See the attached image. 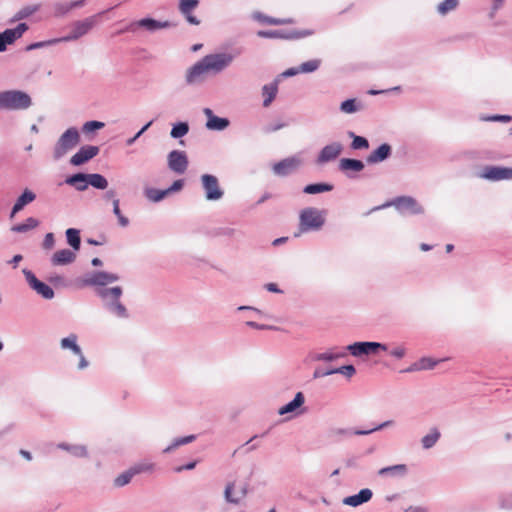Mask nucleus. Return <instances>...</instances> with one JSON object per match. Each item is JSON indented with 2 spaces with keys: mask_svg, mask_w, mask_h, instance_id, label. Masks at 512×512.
<instances>
[{
  "mask_svg": "<svg viewBox=\"0 0 512 512\" xmlns=\"http://www.w3.org/2000/svg\"><path fill=\"white\" fill-rule=\"evenodd\" d=\"M234 55L230 53L208 54L187 69L185 82L187 85L202 84L208 73L214 75L221 73L231 65Z\"/></svg>",
  "mask_w": 512,
  "mask_h": 512,
  "instance_id": "obj_1",
  "label": "nucleus"
},
{
  "mask_svg": "<svg viewBox=\"0 0 512 512\" xmlns=\"http://www.w3.org/2000/svg\"><path fill=\"white\" fill-rule=\"evenodd\" d=\"M95 293L101 299L102 306L108 313L120 319L129 318L127 308L120 301L123 295L122 287L97 288Z\"/></svg>",
  "mask_w": 512,
  "mask_h": 512,
  "instance_id": "obj_2",
  "label": "nucleus"
},
{
  "mask_svg": "<svg viewBox=\"0 0 512 512\" xmlns=\"http://www.w3.org/2000/svg\"><path fill=\"white\" fill-rule=\"evenodd\" d=\"M32 105L30 95L21 90H6L0 92V110H26Z\"/></svg>",
  "mask_w": 512,
  "mask_h": 512,
  "instance_id": "obj_3",
  "label": "nucleus"
},
{
  "mask_svg": "<svg viewBox=\"0 0 512 512\" xmlns=\"http://www.w3.org/2000/svg\"><path fill=\"white\" fill-rule=\"evenodd\" d=\"M80 143V134L76 127L65 130L53 147V159L58 161Z\"/></svg>",
  "mask_w": 512,
  "mask_h": 512,
  "instance_id": "obj_4",
  "label": "nucleus"
},
{
  "mask_svg": "<svg viewBox=\"0 0 512 512\" xmlns=\"http://www.w3.org/2000/svg\"><path fill=\"white\" fill-rule=\"evenodd\" d=\"M104 13L105 12L103 11L82 20L73 22L71 24L69 34L59 38L60 42L75 41L87 35L99 23V19Z\"/></svg>",
  "mask_w": 512,
  "mask_h": 512,
  "instance_id": "obj_5",
  "label": "nucleus"
},
{
  "mask_svg": "<svg viewBox=\"0 0 512 512\" xmlns=\"http://www.w3.org/2000/svg\"><path fill=\"white\" fill-rule=\"evenodd\" d=\"M393 205L400 213H408L412 215H419L424 213L422 205L411 196H399L392 200L390 204H385L383 207ZM382 206H377L364 213L365 215L370 214L373 211L381 209Z\"/></svg>",
  "mask_w": 512,
  "mask_h": 512,
  "instance_id": "obj_6",
  "label": "nucleus"
},
{
  "mask_svg": "<svg viewBox=\"0 0 512 512\" xmlns=\"http://www.w3.org/2000/svg\"><path fill=\"white\" fill-rule=\"evenodd\" d=\"M120 279L116 273L106 271H94L85 275L83 284L97 288H107L108 284L114 283Z\"/></svg>",
  "mask_w": 512,
  "mask_h": 512,
  "instance_id": "obj_7",
  "label": "nucleus"
},
{
  "mask_svg": "<svg viewBox=\"0 0 512 512\" xmlns=\"http://www.w3.org/2000/svg\"><path fill=\"white\" fill-rule=\"evenodd\" d=\"M59 344L62 350H69L79 358V363L77 366L79 370H84L89 366V362L86 359L80 345L78 344L77 334L70 333L68 336L62 338Z\"/></svg>",
  "mask_w": 512,
  "mask_h": 512,
  "instance_id": "obj_8",
  "label": "nucleus"
},
{
  "mask_svg": "<svg viewBox=\"0 0 512 512\" xmlns=\"http://www.w3.org/2000/svg\"><path fill=\"white\" fill-rule=\"evenodd\" d=\"M172 26V23L169 21H159L150 17L142 18L137 21L131 22L128 26H126L123 30L119 31V33L124 32H135L138 28H143L149 32H155L160 29L169 28Z\"/></svg>",
  "mask_w": 512,
  "mask_h": 512,
  "instance_id": "obj_9",
  "label": "nucleus"
},
{
  "mask_svg": "<svg viewBox=\"0 0 512 512\" xmlns=\"http://www.w3.org/2000/svg\"><path fill=\"white\" fill-rule=\"evenodd\" d=\"M201 183L205 192V198L208 201H217L223 197L224 192L219 186V181L216 176L203 174L201 176Z\"/></svg>",
  "mask_w": 512,
  "mask_h": 512,
  "instance_id": "obj_10",
  "label": "nucleus"
},
{
  "mask_svg": "<svg viewBox=\"0 0 512 512\" xmlns=\"http://www.w3.org/2000/svg\"><path fill=\"white\" fill-rule=\"evenodd\" d=\"M346 350H348L351 353V355L355 357H360L363 355L376 353L378 350L387 351L388 346L380 342L364 341L350 344L346 347Z\"/></svg>",
  "mask_w": 512,
  "mask_h": 512,
  "instance_id": "obj_11",
  "label": "nucleus"
},
{
  "mask_svg": "<svg viewBox=\"0 0 512 512\" xmlns=\"http://www.w3.org/2000/svg\"><path fill=\"white\" fill-rule=\"evenodd\" d=\"M22 272L30 288L33 289L37 294L47 300H50L54 297L55 294L53 289L46 283L40 281L32 271L23 269Z\"/></svg>",
  "mask_w": 512,
  "mask_h": 512,
  "instance_id": "obj_12",
  "label": "nucleus"
},
{
  "mask_svg": "<svg viewBox=\"0 0 512 512\" xmlns=\"http://www.w3.org/2000/svg\"><path fill=\"white\" fill-rule=\"evenodd\" d=\"M168 168L176 174H184L188 168V157L185 151L172 150L167 155Z\"/></svg>",
  "mask_w": 512,
  "mask_h": 512,
  "instance_id": "obj_13",
  "label": "nucleus"
},
{
  "mask_svg": "<svg viewBox=\"0 0 512 512\" xmlns=\"http://www.w3.org/2000/svg\"><path fill=\"white\" fill-rule=\"evenodd\" d=\"M343 151L342 143L335 141L325 145L318 153L315 163L322 166L336 160Z\"/></svg>",
  "mask_w": 512,
  "mask_h": 512,
  "instance_id": "obj_14",
  "label": "nucleus"
},
{
  "mask_svg": "<svg viewBox=\"0 0 512 512\" xmlns=\"http://www.w3.org/2000/svg\"><path fill=\"white\" fill-rule=\"evenodd\" d=\"M369 434L370 431L350 427H330L326 432L327 438L332 442H340L354 435L364 436Z\"/></svg>",
  "mask_w": 512,
  "mask_h": 512,
  "instance_id": "obj_15",
  "label": "nucleus"
},
{
  "mask_svg": "<svg viewBox=\"0 0 512 512\" xmlns=\"http://www.w3.org/2000/svg\"><path fill=\"white\" fill-rule=\"evenodd\" d=\"M302 165V159L299 156L287 157L272 167L273 173L280 177H285L296 171Z\"/></svg>",
  "mask_w": 512,
  "mask_h": 512,
  "instance_id": "obj_16",
  "label": "nucleus"
},
{
  "mask_svg": "<svg viewBox=\"0 0 512 512\" xmlns=\"http://www.w3.org/2000/svg\"><path fill=\"white\" fill-rule=\"evenodd\" d=\"M480 177L493 182L512 180V168L502 166H485Z\"/></svg>",
  "mask_w": 512,
  "mask_h": 512,
  "instance_id": "obj_17",
  "label": "nucleus"
},
{
  "mask_svg": "<svg viewBox=\"0 0 512 512\" xmlns=\"http://www.w3.org/2000/svg\"><path fill=\"white\" fill-rule=\"evenodd\" d=\"M257 35L261 38H279V39H299L311 35L310 31L303 30H260Z\"/></svg>",
  "mask_w": 512,
  "mask_h": 512,
  "instance_id": "obj_18",
  "label": "nucleus"
},
{
  "mask_svg": "<svg viewBox=\"0 0 512 512\" xmlns=\"http://www.w3.org/2000/svg\"><path fill=\"white\" fill-rule=\"evenodd\" d=\"M100 152L98 146L84 145L70 158L72 166H81L96 157Z\"/></svg>",
  "mask_w": 512,
  "mask_h": 512,
  "instance_id": "obj_19",
  "label": "nucleus"
},
{
  "mask_svg": "<svg viewBox=\"0 0 512 512\" xmlns=\"http://www.w3.org/2000/svg\"><path fill=\"white\" fill-rule=\"evenodd\" d=\"M326 220V210L309 207L301 211L299 224H324Z\"/></svg>",
  "mask_w": 512,
  "mask_h": 512,
  "instance_id": "obj_20",
  "label": "nucleus"
},
{
  "mask_svg": "<svg viewBox=\"0 0 512 512\" xmlns=\"http://www.w3.org/2000/svg\"><path fill=\"white\" fill-rule=\"evenodd\" d=\"M198 5L199 0H179L178 9L191 25L200 24V20L192 14L193 10L196 9Z\"/></svg>",
  "mask_w": 512,
  "mask_h": 512,
  "instance_id": "obj_21",
  "label": "nucleus"
},
{
  "mask_svg": "<svg viewBox=\"0 0 512 512\" xmlns=\"http://www.w3.org/2000/svg\"><path fill=\"white\" fill-rule=\"evenodd\" d=\"M392 154V147L388 143L381 144L373 150L366 158L368 164H377L387 160Z\"/></svg>",
  "mask_w": 512,
  "mask_h": 512,
  "instance_id": "obj_22",
  "label": "nucleus"
},
{
  "mask_svg": "<svg viewBox=\"0 0 512 512\" xmlns=\"http://www.w3.org/2000/svg\"><path fill=\"white\" fill-rule=\"evenodd\" d=\"M373 492L369 488L361 489L357 494L347 496L343 499V504L351 507H357L372 499Z\"/></svg>",
  "mask_w": 512,
  "mask_h": 512,
  "instance_id": "obj_23",
  "label": "nucleus"
},
{
  "mask_svg": "<svg viewBox=\"0 0 512 512\" xmlns=\"http://www.w3.org/2000/svg\"><path fill=\"white\" fill-rule=\"evenodd\" d=\"M36 198V195L33 191L29 189H25L23 193L17 198L15 204L12 207L10 217L12 218L16 213L21 211L26 205L33 202Z\"/></svg>",
  "mask_w": 512,
  "mask_h": 512,
  "instance_id": "obj_24",
  "label": "nucleus"
},
{
  "mask_svg": "<svg viewBox=\"0 0 512 512\" xmlns=\"http://www.w3.org/2000/svg\"><path fill=\"white\" fill-rule=\"evenodd\" d=\"M407 474V466L405 464H396L383 467L378 471V475L388 478H402Z\"/></svg>",
  "mask_w": 512,
  "mask_h": 512,
  "instance_id": "obj_25",
  "label": "nucleus"
},
{
  "mask_svg": "<svg viewBox=\"0 0 512 512\" xmlns=\"http://www.w3.org/2000/svg\"><path fill=\"white\" fill-rule=\"evenodd\" d=\"M438 362L439 360L430 357H422L418 361L412 363L408 368L403 370V372L411 373L422 370H431L438 364Z\"/></svg>",
  "mask_w": 512,
  "mask_h": 512,
  "instance_id": "obj_26",
  "label": "nucleus"
},
{
  "mask_svg": "<svg viewBox=\"0 0 512 512\" xmlns=\"http://www.w3.org/2000/svg\"><path fill=\"white\" fill-rule=\"evenodd\" d=\"M86 0H75L70 2H61L54 5L55 16L61 17L69 13L71 10L81 8L85 5Z\"/></svg>",
  "mask_w": 512,
  "mask_h": 512,
  "instance_id": "obj_27",
  "label": "nucleus"
},
{
  "mask_svg": "<svg viewBox=\"0 0 512 512\" xmlns=\"http://www.w3.org/2000/svg\"><path fill=\"white\" fill-rule=\"evenodd\" d=\"M65 183L74 187L77 191H85L88 188L87 173H75L65 179Z\"/></svg>",
  "mask_w": 512,
  "mask_h": 512,
  "instance_id": "obj_28",
  "label": "nucleus"
},
{
  "mask_svg": "<svg viewBox=\"0 0 512 512\" xmlns=\"http://www.w3.org/2000/svg\"><path fill=\"white\" fill-rule=\"evenodd\" d=\"M279 78H276L273 82L265 84L262 87V94L264 96L263 106L269 107L275 99L278 92Z\"/></svg>",
  "mask_w": 512,
  "mask_h": 512,
  "instance_id": "obj_29",
  "label": "nucleus"
},
{
  "mask_svg": "<svg viewBox=\"0 0 512 512\" xmlns=\"http://www.w3.org/2000/svg\"><path fill=\"white\" fill-rule=\"evenodd\" d=\"M305 402V396L302 392L296 393L294 399L284 406L280 407L278 410L279 415H286L289 413L295 412L299 409Z\"/></svg>",
  "mask_w": 512,
  "mask_h": 512,
  "instance_id": "obj_30",
  "label": "nucleus"
},
{
  "mask_svg": "<svg viewBox=\"0 0 512 512\" xmlns=\"http://www.w3.org/2000/svg\"><path fill=\"white\" fill-rule=\"evenodd\" d=\"M207 229L203 232L211 238H230L234 235V229L221 226H205Z\"/></svg>",
  "mask_w": 512,
  "mask_h": 512,
  "instance_id": "obj_31",
  "label": "nucleus"
},
{
  "mask_svg": "<svg viewBox=\"0 0 512 512\" xmlns=\"http://www.w3.org/2000/svg\"><path fill=\"white\" fill-rule=\"evenodd\" d=\"M364 167V163L358 159L342 158L339 162V170L342 172H360L364 169Z\"/></svg>",
  "mask_w": 512,
  "mask_h": 512,
  "instance_id": "obj_32",
  "label": "nucleus"
},
{
  "mask_svg": "<svg viewBox=\"0 0 512 512\" xmlns=\"http://www.w3.org/2000/svg\"><path fill=\"white\" fill-rule=\"evenodd\" d=\"M59 449L65 450L69 452L72 456L77 458H86L88 457V450L85 445H79V444H67V443H59L57 445Z\"/></svg>",
  "mask_w": 512,
  "mask_h": 512,
  "instance_id": "obj_33",
  "label": "nucleus"
},
{
  "mask_svg": "<svg viewBox=\"0 0 512 512\" xmlns=\"http://www.w3.org/2000/svg\"><path fill=\"white\" fill-rule=\"evenodd\" d=\"M75 253L69 249H62L54 253L52 263L54 265H66L75 260Z\"/></svg>",
  "mask_w": 512,
  "mask_h": 512,
  "instance_id": "obj_34",
  "label": "nucleus"
},
{
  "mask_svg": "<svg viewBox=\"0 0 512 512\" xmlns=\"http://www.w3.org/2000/svg\"><path fill=\"white\" fill-rule=\"evenodd\" d=\"M441 437V433L438 428L433 427L429 432L421 438L422 448L425 450L431 449L436 445Z\"/></svg>",
  "mask_w": 512,
  "mask_h": 512,
  "instance_id": "obj_35",
  "label": "nucleus"
},
{
  "mask_svg": "<svg viewBox=\"0 0 512 512\" xmlns=\"http://www.w3.org/2000/svg\"><path fill=\"white\" fill-rule=\"evenodd\" d=\"M39 9L40 4L26 5L14 14V16L10 19V23L27 19L34 13L38 12Z\"/></svg>",
  "mask_w": 512,
  "mask_h": 512,
  "instance_id": "obj_36",
  "label": "nucleus"
},
{
  "mask_svg": "<svg viewBox=\"0 0 512 512\" xmlns=\"http://www.w3.org/2000/svg\"><path fill=\"white\" fill-rule=\"evenodd\" d=\"M229 124L230 121L228 118H222L215 115L207 120L206 128L213 131H223L229 126Z\"/></svg>",
  "mask_w": 512,
  "mask_h": 512,
  "instance_id": "obj_37",
  "label": "nucleus"
},
{
  "mask_svg": "<svg viewBox=\"0 0 512 512\" xmlns=\"http://www.w3.org/2000/svg\"><path fill=\"white\" fill-rule=\"evenodd\" d=\"M88 186L98 190H105L108 187V180L98 173H87Z\"/></svg>",
  "mask_w": 512,
  "mask_h": 512,
  "instance_id": "obj_38",
  "label": "nucleus"
},
{
  "mask_svg": "<svg viewBox=\"0 0 512 512\" xmlns=\"http://www.w3.org/2000/svg\"><path fill=\"white\" fill-rule=\"evenodd\" d=\"M234 485H235L234 482H229L226 485L225 490H224V498L227 503L237 505L240 503L241 499L246 496L247 491H246V488H243L240 496H234L232 494Z\"/></svg>",
  "mask_w": 512,
  "mask_h": 512,
  "instance_id": "obj_39",
  "label": "nucleus"
},
{
  "mask_svg": "<svg viewBox=\"0 0 512 512\" xmlns=\"http://www.w3.org/2000/svg\"><path fill=\"white\" fill-rule=\"evenodd\" d=\"M363 109V105L355 98L347 99L340 104V111L345 114H353Z\"/></svg>",
  "mask_w": 512,
  "mask_h": 512,
  "instance_id": "obj_40",
  "label": "nucleus"
},
{
  "mask_svg": "<svg viewBox=\"0 0 512 512\" xmlns=\"http://www.w3.org/2000/svg\"><path fill=\"white\" fill-rule=\"evenodd\" d=\"M333 185L329 183H312L304 187L303 192L306 194H318L333 190Z\"/></svg>",
  "mask_w": 512,
  "mask_h": 512,
  "instance_id": "obj_41",
  "label": "nucleus"
},
{
  "mask_svg": "<svg viewBox=\"0 0 512 512\" xmlns=\"http://www.w3.org/2000/svg\"><path fill=\"white\" fill-rule=\"evenodd\" d=\"M196 436L195 435H188V436H184V437H178V438H175L170 445H168L164 450H163V453L165 454H168V453H171L173 452L175 449H177L178 447L180 446H183V445H186V444H189L191 442H193L195 440Z\"/></svg>",
  "mask_w": 512,
  "mask_h": 512,
  "instance_id": "obj_42",
  "label": "nucleus"
},
{
  "mask_svg": "<svg viewBox=\"0 0 512 512\" xmlns=\"http://www.w3.org/2000/svg\"><path fill=\"white\" fill-rule=\"evenodd\" d=\"M144 194L148 200L152 202H159L168 196V191L166 189L146 188L144 190Z\"/></svg>",
  "mask_w": 512,
  "mask_h": 512,
  "instance_id": "obj_43",
  "label": "nucleus"
},
{
  "mask_svg": "<svg viewBox=\"0 0 512 512\" xmlns=\"http://www.w3.org/2000/svg\"><path fill=\"white\" fill-rule=\"evenodd\" d=\"M16 40L18 39L11 29L0 32V52L6 51L7 46L13 44Z\"/></svg>",
  "mask_w": 512,
  "mask_h": 512,
  "instance_id": "obj_44",
  "label": "nucleus"
},
{
  "mask_svg": "<svg viewBox=\"0 0 512 512\" xmlns=\"http://www.w3.org/2000/svg\"><path fill=\"white\" fill-rule=\"evenodd\" d=\"M189 132V124L187 122H177L173 124L170 131V136L174 139H179Z\"/></svg>",
  "mask_w": 512,
  "mask_h": 512,
  "instance_id": "obj_45",
  "label": "nucleus"
},
{
  "mask_svg": "<svg viewBox=\"0 0 512 512\" xmlns=\"http://www.w3.org/2000/svg\"><path fill=\"white\" fill-rule=\"evenodd\" d=\"M67 242L74 249L78 250L80 248L81 239H80V231L74 228H69L66 231Z\"/></svg>",
  "mask_w": 512,
  "mask_h": 512,
  "instance_id": "obj_46",
  "label": "nucleus"
},
{
  "mask_svg": "<svg viewBox=\"0 0 512 512\" xmlns=\"http://www.w3.org/2000/svg\"><path fill=\"white\" fill-rule=\"evenodd\" d=\"M345 356H346L345 352L336 353V352H332V351H327V352L315 354L313 357V360L331 362V361H334L336 359H339V358H342Z\"/></svg>",
  "mask_w": 512,
  "mask_h": 512,
  "instance_id": "obj_47",
  "label": "nucleus"
},
{
  "mask_svg": "<svg viewBox=\"0 0 512 512\" xmlns=\"http://www.w3.org/2000/svg\"><path fill=\"white\" fill-rule=\"evenodd\" d=\"M459 5V0H444L437 6V12L444 16L450 11L455 10Z\"/></svg>",
  "mask_w": 512,
  "mask_h": 512,
  "instance_id": "obj_48",
  "label": "nucleus"
},
{
  "mask_svg": "<svg viewBox=\"0 0 512 512\" xmlns=\"http://www.w3.org/2000/svg\"><path fill=\"white\" fill-rule=\"evenodd\" d=\"M134 476L135 473L133 472L132 468H129L114 479V485L116 487H123L129 484Z\"/></svg>",
  "mask_w": 512,
  "mask_h": 512,
  "instance_id": "obj_49",
  "label": "nucleus"
},
{
  "mask_svg": "<svg viewBox=\"0 0 512 512\" xmlns=\"http://www.w3.org/2000/svg\"><path fill=\"white\" fill-rule=\"evenodd\" d=\"M349 136L353 139L351 143L352 149L360 150L369 148V142L365 137L355 135L353 132H349Z\"/></svg>",
  "mask_w": 512,
  "mask_h": 512,
  "instance_id": "obj_50",
  "label": "nucleus"
},
{
  "mask_svg": "<svg viewBox=\"0 0 512 512\" xmlns=\"http://www.w3.org/2000/svg\"><path fill=\"white\" fill-rule=\"evenodd\" d=\"M254 17L256 19H258L259 21L266 23V24H270V25H282V24L292 23L291 19L273 18V17L263 15L261 13L255 14Z\"/></svg>",
  "mask_w": 512,
  "mask_h": 512,
  "instance_id": "obj_51",
  "label": "nucleus"
},
{
  "mask_svg": "<svg viewBox=\"0 0 512 512\" xmlns=\"http://www.w3.org/2000/svg\"><path fill=\"white\" fill-rule=\"evenodd\" d=\"M321 61L319 59H312L303 62L298 68L300 73H312L320 67Z\"/></svg>",
  "mask_w": 512,
  "mask_h": 512,
  "instance_id": "obj_52",
  "label": "nucleus"
},
{
  "mask_svg": "<svg viewBox=\"0 0 512 512\" xmlns=\"http://www.w3.org/2000/svg\"><path fill=\"white\" fill-rule=\"evenodd\" d=\"M105 126L104 122L97 121V120H91L87 121L82 126V132L84 134L93 133L97 130L102 129Z\"/></svg>",
  "mask_w": 512,
  "mask_h": 512,
  "instance_id": "obj_53",
  "label": "nucleus"
},
{
  "mask_svg": "<svg viewBox=\"0 0 512 512\" xmlns=\"http://www.w3.org/2000/svg\"><path fill=\"white\" fill-rule=\"evenodd\" d=\"M321 227L322 226H297V228L293 231L292 235L294 238H298L305 234L318 232Z\"/></svg>",
  "mask_w": 512,
  "mask_h": 512,
  "instance_id": "obj_54",
  "label": "nucleus"
},
{
  "mask_svg": "<svg viewBox=\"0 0 512 512\" xmlns=\"http://www.w3.org/2000/svg\"><path fill=\"white\" fill-rule=\"evenodd\" d=\"M57 43H60V39L59 38H55V39H51V40H46V41H40V42H34V43H31L28 46H26L25 50L26 51H32V50H35V49H40V48L48 47V46H51V45L57 44Z\"/></svg>",
  "mask_w": 512,
  "mask_h": 512,
  "instance_id": "obj_55",
  "label": "nucleus"
},
{
  "mask_svg": "<svg viewBox=\"0 0 512 512\" xmlns=\"http://www.w3.org/2000/svg\"><path fill=\"white\" fill-rule=\"evenodd\" d=\"M154 466L155 465L153 463L144 461V462H139V463L135 464L131 468H132L133 472L135 473V475H137V474H140L143 472L153 471Z\"/></svg>",
  "mask_w": 512,
  "mask_h": 512,
  "instance_id": "obj_56",
  "label": "nucleus"
},
{
  "mask_svg": "<svg viewBox=\"0 0 512 512\" xmlns=\"http://www.w3.org/2000/svg\"><path fill=\"white\" fill-rule=\"evenodd\" d=\"M113 212L118 217L119 224H128L129 220L127 217H125L120 210L119 207V199L113 200Z\"/></svg>",
  "mask_w": 512,
  "mask_h": 512,
  "instance_id": "obj_57",
  "label": "nucleus"
},
{
  "mask_svg": "<svg viewBox=\"0 0 512 512\" xmlns=\"http://www.w3.org/2000/svg\"><path fill=\"white\" fill-rule=\"evenodd\" d=\"M390 356L393 358L400 360L406 355V348L404 345H397L393 349L389 351Z\"/></svg>",
  "mask_w": 512,
  "mask_h": 512,
  "instance_id": "obj_58",
  "label": "nucleus"
},
{
  "mask_svg": "<svg viewBox=\"0 0 512 512\" xmlns=\"http://www.w3.org/2000/svg\"><path fill=\"white\" fill-rule=\"evenodd\" d=\"M153 121L146 123L133 137L126 140L127 146H132L136 140L152 125Z\"/></svg>",
  "mask_w": 512,
  "mask_h": 512,
  "instance_id": "obj_59",
  "label": "nucleus"
},
{
  "mask_svg": "<svg viewBox=\"0 0 512 512\" xmlns=\"http://www.w3.org/2000/svg\"><path fill=\"white\" fill-rule=\"evenodd\" d=\"M356 373V369L353 365H344L337 368V374H342L348 378L352 377Z\"/></svg>",
  "mask_w": 512,
  "mask_h": 512,
  "instance_id": "obj_60",
  "label": "nucleus"
},
{
  "mask_svg": "<svg viewBox=\"0 0 512 512\" xmlns=\"http://www.w3.org/2000/svg\"><path fill=\"white\" fill-rule=\"evenodd\" d=\"M28 29L29 26L24 22L19 23L15 28H11L17 39L21 38Z\"/></svg>",
  "mask_w": 512,
  "mask_h": 512,
  "instance_id": "obj_61",
  "label": "nucleus"
},
{
  "mask_svg": "<svg viewBox=\"0 0 512 512\" xmlns=\"http://www.w3.org/2000/svg\"><path fill=\"white\" fill-rule=\"evenodd\" d=\"M183 186H184L183 179H178V180L174 181L173 184L169 188L166 189L168 191V195L173 192L180 191L183 188Z\"/></svg>",
  "mask_w": 512,
  "mask_h": 512,
  "instance_id": "obj_62",
  "label": "nucleus"
},
{
  "mask_svg": "<svg viewBox=\"0 0 512 512\" xmlns=\"http://www.w3.org/2000/svg\"><path fill=\"white\" fill-rule=\"evenodd\" d=\"M286 126L285 123H282V122H276L274 124H270V125H267L265 128H264V132L265 133H272V132H276L282 128H284Z\"/></svg>",
  "mask_w": 512,
  "mask_h": 512,
  "instance_id": "obj_63",
  "label": "nucleus"
},
{
  "mask_svg": "<svg viewBox=\"0 0 512 512\" xmlns=\"http://www.w3.org/2000/svg\"><path fill=\"white\" fill-rule=\"evenodd\" d=\"M54 246V235L52 233H47L44 241H43V247L45 249H51Z\"/></svg>",
  "mask_w": 512,
  "mask_h": 512,
  "instance_id": "obj_64",
  "label": "nucleus"
}]
</instances>
